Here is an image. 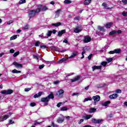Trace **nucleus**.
I'll return each instance as SVG.
<instances>
[{
    "mask_svg": "<svg viewBox=\"0 0 127 127\" xmlns=\"http://www.w3.org/2000/svg\"><path fill=\"white\" fill-rule=\"evenodd\" d=\"M12 93H13V90L11 89L1 91V94H3L4 95H10Z\"/></svg>",
    "mask_w": 127,
    "mask_h": 127,
    "instance_id": "nucleus-1",
    "label": "nucleus"
},
{
    "mask_svg": "<svg viewBox=\"0 0 127 127\" xmlns=\"http://www.w3.org/2000/svg\"><path fill=\"white\" fill-rule=\"evenodd\" d=\"M63 94H64V90L60 89L58 92L56 94V96L59 98L63 97Z\"/></svg>",
    "mask_w": 127,
    "mask_h": 127,
    "instance_id": "nucleus-2",
    "label": "nucleus"
},
{
    "mask_svg": "<svg viewBox=\"0 0 127 127\" xmlns=\"http://www.w3.org/2000/svg\"><path fill=\"white\" fill-rule=\"evenodd\" d=\"M41 101L45 103V106H47L48 105V102H49V99L47 96L46 97H43L41 98Z\"/></svg>",
    "mask_w": 127,
    "mask_h": 127,
    "instance_id": "nucleus-3",
    "label": "nucleus"
},
{
    "mask_svg": "<svg viewBox=\"0 0 127 127\" xmlns=\"http://www.w3.org/2000/svg\"><path fill=\"white\" fill-rule=\"evenodd\" d=\"M91 40V38L89 35L85 36L84 37V39L83 40L84 43H88L90 42Z\"/></svg>",
    "mask_w": 127,
    "mask_h": 127,
    "instance_id": "nucleus-4",
    "label": "nucleus"
},
{
    "mask_svg": "<svg viewBox=\"0 0 127 127\" xmlns=\"http://www.w3.org/2000/svg\"><path fill=\"white\" fill-rule=\"evenodd\" d=\"M73 30L74 32H75V33H79V32H81L82 30H83V28H82V27L80 26H77L74 28Z\"/></svg>",
    "mask_w": 127,
    "mask_h": 127,
    "instance_id": "nucleus-5",
    "label": "nucleus"
},
{
    "mask_svg": "<svg viewBox=\"0 0 127 127\" xmlns=\"http://www.w3.org/2000/svg\"><path fill=\"white\" fill-rule=\"evenodd\" d=\"M35 14H36V13L35 12V10L34 9L31 10L29 11V15L30 16V18L33 17V16H35Z\"/></svg>",
    "mask_w": 127,
    "mask_h": 127,
    "instance_id": "nucleus-6",
    "label": "nucleus"
},
{
    "mask_svg": "<svg viewBox=\"0 0 127 127\" xmlns=\"http://www.w3.org/2000/svg\"><path fill=\"white\" fill-rule=\"evenodd\" d=\"M92 123H93L94 124H100V123H102L103 122V120L102 119H96L95 118L92 119Z\"/></svg>",
    "mask_w": 127,
    "mask_h": 127,
    "instance_id": "nucleus-7",
    "label": "nucleus"
},
{
    "mask_svg": "<svg viewBox=\"0 0 127 127\" xmlns=\"http://www.w3.org/2000/svg\"><path fill=\"white\" fill-rule=\"evenodd\" d=\"M37 6L38 8L36 9V10H35V12H36V13H39V12H40V11H41L42 5L41 4H39L37 5Z\"/></svg>",
    "mask_w": 127,
    "mask_h": 127,
    "instance_id": "nucleus-8",
    "label": "nucleus"
},
{
    "mask_svg": "<svg viewBox=\"0 0 127 127\" xmlns=\"http://www.w3.org/2000/svg\"><path fill=\"white\" fill-rule=\"evenodd\" d=\"M92 99L93 100H94L95 103H96V102H99L100 101V96L99 95H96V96H93Z\"/></svg>",
    "mask_w": 127,
    "mask_h": 127,
    "instance_id": "nucleus-9",
    "label": "nucleus"
},
{
    "mask_svg": "<svg viewBox=\"0 0 127 127\" xmlns=\"http://www.w3.org/2000/svg\"><path fill=\"white\" fill-rule=\"evenodd\" d=\"M91 118H93V115H86L82 117V119H84V120H90Z\"/></svg>",
    "mask_w": 127,
    "mask_h": 127,
    "instance_id": "nucleus-10",
    "label": "nucleus"
},
{
    "mask_svg": "<svg viewBox=\"0 0 127 127\" xmlns=\"http://www.w3.org/2000/svg\"><path fill=\"white\" fill-rule=\"evenodd\" d=\"M64 33H66V30H62L61 31H59L58 32V36L59 37H61Z\"/></svg>",
    "mask_w": 127,
    "mask_h": 127,
    "instance_id": "nucleus-11",
    "label": "nucleus"
},
{
    "mask_svg": "<svg viewBox=\"0 0 127 127\" xmlns=\"http://www.w3.org/2000/svg\"><path fill=\"white\" fill-rule=\"evenodd\" d=\"M89 49H89V47H85L84 48V50L81 53V55L82 56V57L81 58V59H83L85 57V56H84V54H85V53H86L85 50H89Z\"/></svg>",
    "mask_w": 127,
    "mask_h": 127,
    "instance_id": "nucleus-12",
    "label": "nucleus"
},
{
    "mask_svg": "<svg viewBox=\"0 0 127 127\" xmlns=\"http://www.w3.org/2000/svg\"><path fill=\"white\" fill-rule=\"evenodd\" d=\"M13 65H14L16 68H22V64H18V63L15 62L13 63Z\"/></svg>",
    "mask_w": 127,
    "mask_h": 127,
    "instance_id": "nucleus-13",
    "label": "nucleus"
},
{
    "mask_svg": "<svg viewBox=\"0 0 127 127\" xmlns=\"http://www.w3.org/2000/svg\"><path fill=\"white\" fill-rule=\"evenodd\" d=\"M92 70L95 71V70H101L102 69V66L99 65H94L92 67Z\"/></svg>",
    "mask_w": 127,
    "mask_h": 127,
    "instance_id": "nucleus-14",
    "label": "nucleus"
},
{
    "mask_svg": "<svg viewBox=\"0 0 127 127\" xmlns=\"http://www.w3.org/2000/svg\"><path fill=\"white\" fill-rule=\"evenodd\" d=\"M78 55V53L77 52H73L71 54V55L67 58V59H69L70 58H74V57H76Z\"/></svg>",
    "mask_w": 127,
    "mask_h": 127,
    "instance_id": "nucleus-15",
    "label": "nucleus"
},
{
    "mask_svg": "<svg viewBox=\"0 0 127 127\" xmlns=\"http://www.w3.org/2000/svg\"><path fill=\"white\" fill-rule=\"evenodd\" d=\"M110 99H116V98H118V94L117 93L113 94L109 96Z\"/></svg>",
    "mask_w": 127,
    "mask_h": 127,
    "instance_id": "nucleus-16",
    "label": "nucleus"
},
{
    "mask_svg": "<svg viewBox=\"0 0 127 127\" xmlns=\"http://www.w3.org/2000/svg\"><path fill=\"white\" fill-rule=\"evenodd\" d=\"M67 59H68V58H63L61 60L58 61L57 63H64V62H66V61H67Z\"/></svg>",
    "mask_w": 127,
    "mask_h": 127,
    "instance_id": "nucleus-17",
    "label": "nucleus"
},
{
    "mask_svg": "<svg viewBox=\"0 0 127 127\" xmlns=\"http://www.w3.org/2000/svg\"><path fill=\"white\" fill-rule=\"evenodd\" d=\"M79 79H80V76H77L74 78L71 79L70 80V81H71V83H73V82H76V81H78V80H79Z\"/></svg>",
    "mask_w": 127,
    "mask_h": 127,
    "instance_id": "nucleus-18",
    "label": "nucleus"
},
{
    "mask_svg": "<svg viewBox=\"0 0 127 127\" xmlns=\"http://www.w3.org/2000/svg\"><path fill=\"white\" fill-rule=\"evenodd\" d=\"M113 24H114V23L113 22L108 23L107 24H106L105 25V27L106 28H111V26H112V25H113Z\"/></svg>",
    "mask_w": 127,
    "mask_h": 127,
    "instance_id": "nucleus-19",
    "label": "nucleus"
},
{
    "mask_svg": "<svg viewBox=\"0 0 127 127\" xmlns=\"http://www.w3.org/2000/svg\"><path fill=\"white\" fill-rule=\"evenodd\" d=\"M49 100H50L51 99H54V95H53V93L51 92L50 94L47 96Z\"/></svg>",
    "mask_w": 127,
    "mask_h": 127,
    "instance_id": "nucleus-20",
    "label": "nucleus"
},
{
    "mask_svg": "<svg viewBox=\"0 0 127 127\" xmlns=\"http://www.w3.org/2000/svg\"><path fill=\"white\" fill-rule=\"evenodd\" d=\"M91 1H92V0H85L84 3V5H89L91 3Z\"/></svg>",
    "mask_w": 127,
    "mask_h": 127,
    "instance_id": "nucleus-21",
    "label": "nucleus"
},
{
    "mask_svg": "<svg viewBox=\"0 0 127 127\" xmlns=\"http://www.w3.org/2000/svg\"><path fill=\"white\" fill-rule=\"evenodd\" d=\"M52 34V31L51 30H48L47 32L46 35H47V37H50V36H51Z\"/></svg>",
    "mask_w": 127,
    "mask_h": 127,
    "instance_id": "nucleus-22",
    "label": "nucleus"
},
{
    "mask_svg": "<svg viewBox=\"0 0 127 127\" xmlns=\"http://www.w3.org/2000/svg\"><path fill=\"white\" fill-rule=\"evenodd\" d=\"M109 104H111V101H107L102 104V106H103V107H107V106H108V105H109Z\"/></svg>",
    "mask_w": 127,
    "mask_h": 127,
    "instance_id": "nucleus-23",
    "label": "nucleus"
},
{
    "mask_svg": "<svg viewBox=\"0 0 127 127\" xmlns=\"http://www.w3.org/2000/svg\"><path fill=\"white\" fill-rule=\"evenodd\" d=\"M60 11H61V9H58L56 11V17H59V14H60Z\"/></svg>",
    "mask_w": 127,
    "mask_h": 127,
    "instance_id": "nucleus-24",
    "label": "nucleus"
},
{
    "mask_svg": "<svg viewBox=\"0 0 127 127\" xmlns=\"http://www.w3.org/2000/svg\"><path fill=\"white\" fill-rule=\"evenodd\" d=\"M52 25L53 26H55L56 27H57L58 26H60V25H61V22H58L56 23H53L52 24Z\"/></svg>",
    "mask_w": 127,
    "mask_h": 127,
    "instance_id": "nucleus-25",
    "label": "nucleus"
},
{
    "mask_svg": "<svg viewBox=\"0 0 127 127\" xmlns=\"http://www.w3.org/2000/svg\"><path fill=\"white\" fill-rule=\"evenodd\" d=\"M63 122H64V118H60L58 119V123H59V124H62Z\"/></svg>",
    "mask_w": 127,
    "mask_h": 127,
    "instance_id": "nucleus-26",
    "label": "nucleus"
},
{
    "mask_svg": "<svg viewBox=\"0 0 127 127\" xmlns=\"http://www.w3.org/2000/svg\"><path fill=\"white\" fill-rule=\"evenodd\" d=\"M96 111H97V109L96 108H90V110H89V113H95Z\"/></svg>",
    "mask_w": 127,
    "mask_h": 127,
    "instance_id": "nucleus-27",
    "label": "nucleus"
},
{
    "mask_svg": "<svg viewBox=\"0 0 127 127\" xmlns=\"http://www.w3.org/2000/svg\"><path fill=\"white\" fill-rule=\"evenodd\" d=\"M8 118H9V116L8 115H5L3 116V120H1V121H5V120H7Z\"/></svg>",
    "mask_w": 127,
    "mask_h": 127,
    "instance_id": "nucleus-28",
    "label": "nucleus"
},
{
    "mask_svg": "<svg viewBox=\"0 0 127 127\" xmlns=\"http://www.w3.org/2000/svg\"><path fill=\"white\" fill-rule=\"evenodd\" d=\"M39 37L42 38V39H44V38H48V37L46 36H44V33H42V34L39 35Z\"/></svg>",
    "mask_w": 127,
    "mask_h": 127,
    "instance_id": "nucleus-29",
    "label": "nucleus"
},
{
    "mask_svg": "<svg viewBox=\"0 0 127 127\" xmlns=\"http://www.w3.org/2000/svg\"><path fill=\"white\" fill-rule=\"evenodd\" d=\"M17 38V35H14L10 37V40H14V39H16Z\"/></svg>",
    "mask_w": 127,
    "mask_h": 127,
    "instance_id": "nucleus-30",
    "label": "nucleus"
},
{
    "mask_svg": "<svg viewBox=\"0 0 127 127\" xmlns=\"http://www.w3.org/2000/svg\"><path fill=\"white\" fill-rule=\"evenodd\" d=\"M12 73H15L16 74H18V73H21L20 70H17L15 69L12 70Z\"/></svg>",
    "mask_w": 127,
    "mask_h": 127,
    "instance_id": "nucleus-31",
    "label": "nucleus"
},
{
    "mask_svg": "<svg viewBox=\"0 0 127 127\" xmlns=\"http://www.w3.org/2000/svg\"><path fill=\"white\" fill-rule=\"evenodd\" d=\"M72 1L70 0H65L64 1V3L66 4H69V3H71Z\"/></svg>",
    "mask_w": 127,
    "mask_h": 127,
    "instance_id": "nucleus-32",
    "label": "nucleus"
},
{
    "mask_svg": "<svg viewBox=\"0 0 127 127\" xmlns=\"http://www.w3.org/2000/svg\"><path fill=\"white\" fill-rule=\"evenodd\" d=\"M48 9V8L46 6H44L42 8H41V10L43 11H45Z\"/></svg>",
    "mask_w": 127,
    "mask_h": 127,
    "instance_id": "nucleus-33",
    "label": "nucleus"
},
{
    "mask_svg": "<svg viewBox=\"0 0 127 127\" xmlns=\"http://www.w3.org/2000/svg\"><path fill=\"white\" fill-rule=\"evenodd\" d=\"M101 64L104 67H106V66H107V64H108V63L107 62H102Z\"/></svg>",
    "mask_w": 127,
    "mask_h": 127,
    "instance_id": "nucleus-34",
    "label": "nucleus"
},
{
    "mask_svg": "<svg viewBox=\"0 0 127 127\" xmlns=\"http://www.w3.org/2000/svg\"><path fill=\"white\" fill-rule=\"evenodd\" d=\"M116 33H117V31L113 30L110 32L109 35H114V34H116Z\"/></svg>",
    "mask_w": 127,
    "mask_h": 127,
    "instance_id": "nucleus-35",
    "label": "nucleus"
},
{
    "mask_svg": "<svg viewBox=\"0 0 127 127\" xmlns=\"http://www.w3.org/2000/svg\"><path fill=\"white\" fill-rule=\"evenodd\" d=\"M114 52H115V53L119 54L121 52V49H115V50H114Z\"/></svg>",
    "mask_w": 127,
    "mask_h": 127,
    "instance_id": "nucleus-36",
    "label": "nucleus"
},
{
    "mask_svg": "<svg viewBox=\"0 0 127 127\" xmlns=\"http://www.w3.org/2000/svg\"><path fill=\"white\" fill-rule=\"evenodd\" d=\"M98 28L101 31H104V27H102L101 26H98Z\"/></svg>",
    "mask_w": 127,
    "mask_h": 127,
    "instance_id": "nucleus-37",
    "label": "nucleus"
},
{
    "mask_svg": "<svg viewBox=\"0 0 127 127\" xmlns=\"http://www.w3.org/2000/svg\"><path fill=\"white\" fill-rule=\"evenodd\" d=\"M68 110V108L66 107H63L61 108V111H67Z\"/></svg>",
    "mask_w": 127,
    "mask_h": 127,
    "instance_id": "nucleus-38",
    "label": "nucleus"
},
{
    "mask_svg": "<svg viewBox=\"0 0 127 127\" xmlns=\"http://www.w3.org/2000/svg\"><path fill=\"white\" fill-rule=\"evenodd\" d=\"M26 0H20L19 1V4H22V3H25Z\"/></svg>",
    "mask_w": 127,
    "mask_h": 127,
    "instance_id": "nucleus-39",
    "label": "nucleus"
},
{
    "mask_svg": "<svg viewBox=\"0 0 127 127\" xmlns=\"http://www.w3.org/2000/svg\"><path fill=\"white\" fill-rule=\"evenodd\" d=\"M106 61H107L108 63H110V62H112V61H113V58H110L109 59H107Z\"/></svg>",
    "mask_w": 127,
    "mask_h": 127,
    "instance_id": "nucleus-40",
    "label": "nucleus"
},
{
    "mask_svg": "<svg viewBox=\"0 0 127 127\" xmlns=\"http://www.w3.org/2000/svg\"><path fill=\"white\" fill-rule=\"evenodd\" d=\"M17 55H19V52H16L13 55V57H16Z\"/></svg>",
    "mask_w": 127,
    "mask_h": 127,
    "instance_id": "nucleus-41",
    "label": "nucleus"
},
{
    "mask_svg": "<svg viewBox=\"0 0 127 127\" xmlns=\"http://www.w3.org/2000/svg\"><path fill=\"white\" fill-rule=\"evenodd\" d=\"M92 99L91 98H86L84 99V102H88V101H91Z\"/></svg>",
    "mask_w": 127,
    "mask_h": 127,
    "instance_id": "nucleus-42",
    "label": "nucleus"
},
{
    "mask_svg": "<svg viewBox=\"0 0 127 127\" xmlns=\"http://www.w3.org/2000/svg\"><path fill=\"white\" fill-rule=\"evenodd\" d=\"M115 93H117V94H121L122 90L121 89H117Z\"/></svg>",
    "mask_w": 127,
    "mask_h": 127,
    "instance_id": "nucleus-43",
    "label": "nucleus"
},
{
    "mask_svg": "<svg viewBox=\"0 0 127 127\" xmlns=\"http://www.w3.org/2000/svg\"><path fill=\"white\" fill-rule=\"evenodd\" d=\"M30 105L31 107H35V106H36V103H35L34 102H32L30 103Z\"/></svg>",
    "mask_w": 127,
    "mask_h": 127,
    "instance_id": "nucleus-44",
    "label": "nucleus"
},
{
    "mask_svg": "<svg viewBox=\"0 0 127 127\" xmlns=\"http://www.w3.org/2000/svg\"><path fill=\"white\" fill-rule=\"evenodd\" d=\"M45 65H44V64H43L42 65H40L39 66V69H43L44 68V66Z\"/></svg>",
    "mask_w": 127,
    "mask_h": 127,
    "instance_id": "nucleus-45",
    "label": "nucleus"
},
{
    "mask_svg": "<svg viewBox=\"0 0 127 127\" xmlns=\"http://www.w3.org/2000/svg\"><path fill=\"white\" fill-rule=\"evenodd\" d=\"M31 90V88H26L24 89L25 92H28L29 91H30Z\"/></svg>",
    "mask_w": 127,
    "mask_h": 127,
    "instance_id": "nucleus-46",
    "label": "nucleus"
},
{
    "mask_svg": "<svg viewBox=\"0 0 127 127\" xmlns=\"http://www.w3.org/2000/svg\"><path fill=\"white\" fill-rule=\"evenodd\" d=\"M33 57L35 59H37V60H38V62H39V58H38V56H36V55H34L33 56Z\"/></svg>",
    "mask_w": 127,
    "mask_h": 127,
    "instance_id": "nucleus-47",
    "label": "nucleus"
},
{
    "mask_svg": "<svg viewBox=\"0 0 127 127\" xmlns=\"http://www.w3.org/2000/svg\"><path fill=\"white\" fill-rule=\"evenodd\" d=\"M52 126L54 127H58V126L56 124H55V123H54V122L52 123Z\"/></svg>",
    "mask_w": 127,
    "mask_h": 127,
    "instance_id": "nucleus-48",
    "label": "nucleus"
},
{
    "mask_svg": "<svg viewBox=\"0 0 127 127\" xmlns=\"http://www.w3.org/2000/svg\"><path fill=\"white\" fill-rule=\"evenodd\" d=\"M42 94H43V92H39L38 93V97H41L42 95Z\"/></svg>",
    "mask_w": 127,
    "mask_h": 127,
    "instance_id": "nucleus-49",
    "label": "nucleus"
},
{
    "mask_svg": "<svg viewBox=\"0 0 127 127\" xmlns=\"http://www.w3.org/2000/svg\"><path fill=\"white\" fill-rule=\"evenodd\" d=\"M122 2L124 3V4H127V0H122Z\"/></svg>",
    "mask_w": 127,
    "mask_h": 127,
    "instance_id": "nucleus-50",
    "label": "nucleus"
},
{
    "mask_svg": "<svg viewBox=\"0 0 127 127\" xmlns=\"http://www.w3.org/2000/svg\"><path fill=\"white\" fill-rule=\"evenodd\" d=\"M93 56V54H90L88 57V59L89 60H91L92 59V57Z\"/></svg>",
    "mask_w": 127,
    "mask_h": 127,
    "instance_id": "nucleus-51",
    "label": "nucleus"
},
{
    "mask_svg": "<svg viewBox=\"0 0 127 127\" xmlns=\"http://www.w3.org/2000/svg\"><path fill=\"white\" fill-rule=\"evenodd\" d=\"M83 122H84V119H80L79 122H78L79 125H81V124H82Z\"/></svg>",
    "mask_w": 127,
    "mask_h": 127,
    "instance_id": "nucleus-52",
    "label": "nucleus"
},
{
    "mask_svg": "<svg viewBox=\"0 0 127 127\" xmlns=\"http://www.w3.org/2000/svg\"><path fill=\"white\" fill-rule=\"evenodd\" d=\"M59 83H60V81H59V80L54 82V84H55V85H57V84H59Z\"/></svg>",
    "mask_w": 127,
    "mask_h": 127,
    "instance_id": "nucleus-53",
    "label": "nucleus"
},
{
    "mask_svg": "<svg viewBox=\"0 0 127 127\" xmlns=\"http://www.w3.org/2000/svg\"><path fill=\"white\" fill-rule=\"evenodd\" d=\"M122 15H123V16H127V12H123L122 13Z\"/></svg>",
    "mask_w": 127,
    "mask_h": 127,
    "instance_id": "nucleus-54",
    "label": "nucleus"
},
{
    "mask_svg": "<svg viewBox=\"0 0 127 127\" xmlns=\"http://www.w3.org/2000/svg\"><path fill=\"white\" fill-rule=\"evenodd\" d=\"M80 20V17L76 16L74 17V20Z\"/></svg>",
    "mask_w": 127,
    "mask_h": 127,
    "instance_id": "nucleus-55",
    "label": "nucleus"
},
{
    "mask_svg": "<svg viewBox=\"0 0 127 127\" xmlns=\"http://www.w3.org/2000/svg\"><path fill=\"white\" fill-rule=\"evenodd\" d=\"M103 6H104V7H108V4L106 3H102Z\"/></svg>",
    "mask_w": 127,
    "mask_h": 127,
    "instance_id": "nucleus-56",
    "label": "nucleus"
},
{
    "mask_svg": "<svg viewBox=\"0 0 127 127\" xmlns=\"http://www.w3.org/2000/svg\"><path fill=\"white\" fill-rule=\"evenodd\" d=\"M62 105V102H60L57 104V107L58 108H60V106Z\"/></svg>",
    "mask_w": 127,
    "mask_h": 127,
    "instance_id": "nucleus-57",
    "label": "nucleus"
},
{
    "mask_svg": "<svg viewBox=\"0 0 127 127\" xmlns=\"http://www.w3.org/2000/svg\"><path fill=\"white\" fill-rule=\"evenodd\" d=\"M23 29H28V25H26L23 28Z\"/></svg>",
    "mask_w": 127,
    "mask_h": 127,
    "instance_id": "nucleus-58",
    "label": "nucleus"
},
{
    "mask_svg": "<svg viewBox=\"0 0 127 127\" xmlns=\"http://www.w3.org/2000/svg\"><path fill=\"white\" fill-rule=\"evenodd\" d=\"M12 22H13V21H12V20H10V21H8V22H7V24L9 25V24H10L11 23H12Z\"/></svg>",
    "mask_w": 127,
    "mask_h": 127,
    "instance_id": "nucleus-59",
    "label": "nucleus"
},
{
    "mask_svg": "<svg viewBox=\"0 0 127 127\" xmlns=\"http://www.w3.org/2000/svg\"><path fill=\"white\" fill-rule=\"evenodd\" d=\"M109 54H115V50L110 51L109 52Z\"/></svg>",
    "mask_w": 127,
    "mask_h": 127,
    "instance_id": "nucleus-60",
    "label": "nucleus"
},
{
    "mask_svg": "<svg viewBox=\"0 0 127 127\" xmlns=\"http://www.w3.org/2000/svg\"><path fill=\"white\" fill-rule=\"evenodd\" d=\"M39 43H40V42H36V43H35V46H37V47H38V46H39Z\"/></svg>",
    "mask_w": 127,
    "mask_h": 127,
    "instance_id": "nucleus-61",
    "label": "nucleus"
},
{
    "mask_svg": "<svg viewBox=\"0 0 127 127\" xmlns=\"http://www.w3.org/2000/svg\"><path fill=\"white\" fill-rule=\"evenodd\" d=\"M10 53H14V50L10 49L9 51Z\"/></svg>",
    "mask_w": 127,
    "mask_h": 127,
    "instance_id": "nucleus-62",
    "label": "nucleus"
},
{
    "mask_svg": "<svg viewBox=\"0 0 127 127\" xmlns=\"http://www.w3.org/2000/svg\"><path fill=\"white\" fill-rule=\"evenodd\" d=\"M79 93H73L72 94V96H76V95H79Z\"/></svg>",
    "mask_w": 127,
    "mask_h": 127,
    "instance_id": "nucleus-63",
    "label": "nucleus"
},
{
    "mask_svg": "<svg viewBox=\"0 0 127 127\" xmlns=\"http://www.w3.org/2000/svg\"><path fill=\"white\" fill-rule=\"evenodd\" d=\"M40 48H46V46H45V45H42V46H40Z\"/></svg>",
    "mask_w": 127,
    "mask_h": 127,
    "instance_id": "nucleus-64",
    "label": "nucleus"
}]
</instances>
